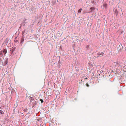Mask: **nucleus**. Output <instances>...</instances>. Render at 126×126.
<instances>
[{
  "mask_svg": "<svg viewBox=\"0 0 126 126\" xmlns=\"http://www.w3.org/2000/svg\"><path fill=\"white\" fill-rule=\"evenodd\" d=\"M97 55H96L95 56H94V57H93L94 58V59L95 58H97L99 56H103L104 55V53L103 52H102L101 53L98 52V53H97Z\"/></svg>",
  "mask_w": 126,
  "mask_h": 126,
  "instance_id": "nucleus-1",
  "label": "nucleus"
},
{
  "mask_svg": "<svg viewBox=\"0 0 126 126\" xmlns=\"http://www.w3.org/2000/svg\"><path fill=\"white\" fill-rule=\"evenodd\" d=\"M8 59L6 58V59L4 61V62L3 63V65L4 66H5L6 65V64L8 63Z\"/></svg>",
  "mask_w": 126,
  "mask_h": 126,
  "instance_id": "nucleus-2",
  "label": "nucleus"
},
{
  "mask_svg": "<svg viewBox=\"0 0 126 126\" xmlns=\"http://www.w3.org/2000/svg\"><path fill=\"white\" fill-rule=\"evenodd\" d=\"M16 49L15 47H13L10 50L11 55H12Z\"/></svg>",
  "mask_w": 126,
  "mask_h": 126,
  "instance_id": "nucleus-3",
  "label": "nucleus"
},
{
  "mask_svg": "<svg viewBox=\"0 0 126 126\" xmlns=\"http://www.w3.org/2000/svg\"><path fill=\"white\" fill-rule=\"evenodd\" d=\"M7 51V49L6 48H5L3 49L2 52L3 53H4V55H5L6 54Z\"/></svg>",
  "mask_w": 126,
  "mask_h": 126,
  "instance_id": "nucleus-4",
  "label": "nucleus"
},
{
  "mask_svg": "<svg viewBox=\"0 0 126 126\" xmlns=\"http://www.w3.org/2000/svg\"><path fill=\"white\" fill-rule=\"evenodd\" d=\"M95 8L94 7H91L90 8V12H93V11L95 10Z\"/></svg>",
  "mask_w": 126,
  "mask_h": 126,
  "instance_id": "nucleus-5",
  "label": "nucleus"
},
{
  "mask_svg": "<svg viewBox=\"0 0 126 126\" xmlns=\"http://www.w3.org/2000/svg\"><path fill=\"white\" fill-rule=\"evenodd\" d=\"M113 63H115L116 64H115V66H116V65H117V66H120V63H119V62H116L115 63V62H113Z\"/></svg>",
  "mask_w": 126,
  "mask_h": 126,
  "instance_id": "nucleus-6",
  "label": "nucleus"
},
{
  "mask_svg": "<svg viewBox=\"0 0 126 126\" xmlns=\"http://www.w3.org/2000/svg\"><path fill=\"white\" fill-rule=\"evenodd\" d=\"M107 4L106 3H104L103 4V6L105 8L107 7Z\"/></svg>",
  "mask_w": 126,
  "mask_h": 126,
  "instance_id": "nucleus-7",
  "label": "nucleus"
},
{
  "mask_svg": "<svg viewBox=\"0 0 126 126\" xmlns=\"http://www.w3.org/2000/svg\"><path fill=\"white\" fill-rule=\"evenodd\" d=\"M32 104L33 105L32 107H34V106L36 105V102L34 101V102H32Z\"/></svg>",
  "mask_w": 126,
  "mask_h": 126,
  "instance_id": "nucleus-8",
  "label": "nucleus"
},
{
  "mask_svg": "<svg viewBox=\"0 0 126 126\" xmlns=\"http://www.w3.org/2000/svg\"><path fill=\"white\" fill-rule=\"evenodd\" d=\"M115 13L116 14V15L117 16L118 14V12L117 9H115L114 11Z\"/></svg>",
  "mask_w": 126,
  "mask_h": 126,
  "instance_id": "nucleus-9",
  "label": "nucleus"
},
{
  "mask_svg": "<svg viewBox=\"0 0 126 126\" xmlns=\"http://www.w3.org/2000/svg\"><path fill=\"white\" fill-rule=\"evenodd\" d=\"M30 99L31 102H32V101H33L34 100L33 98L32 97H30Z\"/></svg>",
  "mask_w": 126,
  "mask_h": 126,
  "instance_id": "nucleus-10",
  "label": "nucleus"
},
{
  "mask_svg": "<svg viewBox=\"0 0 126 126\" xmlns=\"http://www.w3.org/2000/svg\"><path fill=\"white\" fill-rule=\"evenodd\" d=\"M24 41V38L23 37L21 39V43H23Z\"/></svg>",
  "mask_w": 126,
  "mask_h": 126,
  "instance_id": "nucleus-11",
  "label": "nucleus"
},
{
  "mask_svg": "<svg viewBox=\"0 0 126 126\" xmlns=\"http://www.w3.org/2000/svg\"><path fill=\"white\" fill-rule=\"evenodd\" d=\"M3 52L2 51H1L0 52V57H2L3 55L2 54Z\"/></svg>",
  "mask_w": 126,
  "mask_h": 126,
  "instance_id": "nucleus-12",
  "label": "nucleus"
},
{
  "mask_svg": "<svg viewBox=\"0 0 126 126\" xmlns=\"http://www.w3.org/2000/svg\"><path fill=\"white\" fill-rule=\"evenodd\" d=\"M4 114V112L3 111L1 110H0V114Z\"/></svg>",
  "mask_w": 126,
  "mask_h": 126,
  "instance_id": "nucleus-13",
  "label": "nucleus"
},
{
  "mask_svg": "<svg viewBox=\"0 0 126 126\" xmlns=\"http://www.w3.org/2000/svg\"><path fill=\"white\" fill-rule=\"evenodd\" d=\"M90 47V46H89V45H87L86 47V48L87 49H88Z\"/></svg>",
  "mask_w": 126,
  "mask_h": 126,
  "instance_id": "nucleus-14",
  "label": "nucleus"
},
{
  "mask_svg": "<svg viewBox=\"0 0 126 126\" xmlns=\"http://www.w3.org/2000/svg\"><path fill=\"white\" fill-rule=\"evenodd\" d=\"M81 10H82V9L81 8H80V9H79L78 11V13H80L81 12Z\"/></svg>",
  "mask_w": 126,
  "mask_h": 126,
  "instance_id": "nucleus-15",
  "label": "nucleus"
},
{
  "mask_svg": "<svg viewBox=\"0 0 126 126\" xmlns=\"http://www.w3.org/2000/svg\"><path fill=\"white\" fill-rule=\"evenodd\" d=\"M25 32V30H24L22 31V35H23L24 34Z\"/></svg>",
  "mask_w": 126,
  "mask_h": 126,
  "instance_id": "nucleus-16",
  "label": "nucleus"
},
{
  "mask_svg": "<svg viewBox=\"0 0 126 126\" xmlns=\"http://www.w3.org/2000/svg\"><path fill=\"white\" fill-rule=\"evenodd\" d=\"M40 101L41 102V103H42L43 102V101L42 99H40Z\"/></svg>",
  "mask_w": 126,
  "mask_h": 126,
  "instance_id": "nucleus-17",
  "label": "nucleus"
},
{
  "mask_svg": "<svg viewBox=\"0 0 126 126\" xmlns=\"http://www.w3.org/2000/svg\"><path fill=\"white\" fill-rule=\"evenodd\" d=\"M86 86L88 87H89V85L87 83L86 84Z\"/></svg>",
  "mask_w": 126,
  "mask_h": 126,
  "instance_id": "nucleus-18",
  "label": "nucleus"
},
{
  "mask_svg": "<svg viewBox=\"0 0 126 126\" xmlns=\"http://www.w3.org/2000/svg\"><path fill=\"white\" fill-rule=\"evenodd\" d=\"M17 41L16 40V41H15V42H17Z\"/></svg>",
  "mask_w": 126,
  "mask_h": 126,
  "instance_id": "nucleus-19",
  "label": "nucleus"
}]
</instances>
